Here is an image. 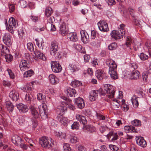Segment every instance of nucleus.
<instances>
[{"mask_svg": "<svg viewBox=\"0 0 151 151\" xmlns=\"http://www.w3.org/2000/svg\"><path fill=\"white\" fill-rule=\"evenodd\" d=\"M97 92L101 96H105L109 99H111L114 96L115 93V88L112 85L109 84L104 85L103 88H100L97 91H91L89 94V98L90 101H95L97 98Z\"/></svg>", "mask_w": 151, "mask_h": 151, "instance_id": "obj_1", "label": "nucleus"}, {"mask_svg": "<svg viewBox=\"0 0 151 151\" xmlns=\"http://www.w3.org/2000/svg\"><path fill=\"white\" fill-rule=\"evenodd\" d=\"M106 63L109 67V73L111 77L114 79H117L118 77L116 71L117 66L115 62L109 59L106 60Z\"/></svg>", "mask_w": 151, "mask_h": 151, "instance_id": "obj_2", "label": "nucleus"}, {"mask_svg": "<svg viewBox=\"0 0 151 151\" xmlns=\"http://www.w3.org/2000/svg\"><path fill=\"white\" fill-rule=\"evenodd\" d=\"M9 26L6 28L8 31L12 34L14 33V31L16 30L18 27L17 21L13 17H11L9 20Z\"/></svg>", "mask_w": 151, "mask_h": 151, "instance_id": "obj_3", "label": "nucleus"}, {"mask_svg": "<svg viewBox=\"0 0 151 151\" xmlns=\"http://www.w3.org/2000/svg\"><path fill=\"white\" fill-rule=\"evenodd\" d=\"M52 140L50 137L43 136L40 138V143L42 147L49 148L51 146Z\"/></svg>", "mask_w": 151, "mask_h": 151, "instance_id": "obj_4", "label": "nucleus"}, {"mask_svg": "<svg viewBox=\"0 0 151 151\" xmlns=\"http://www.w3.org/2000/svg\"><path fill=\"white\" fill-rule=\"evenodd\" d=\"M38 109L40 111V114L42 118L43 119L47 118V106L46 104L43 103L39 106Z\"/></svg>", "mask_w": 151, "mask_h": 151, "instance_id": "obj_5", "label": "nucleus"}, {"mask_svg": "<svg viewBox=\"0 0 151 151\" xmlns=\"http://www.w3.org/2000/svg\"><path fill=\"white\" fill-rule=\"evenodd\" d=\"M19 67L21 71H24L29 69L30 64L29 62L25 59H21L19 63Z\"/></svg>", "mask_w": 151, "mask_h": 151, "instance_id": "obj_6", "label": "nucleus"}, {"mask_svg": "<svg viewBox=\"0 0 151 151\" xmlns=\"http://www.w3.org/2000/svg\"><path fill=\"white\" fill-rule=\"evenodd\" d=\"M50 64L51 69L54 72L58 73L61 71L62 68L58 62L52 61Z\"/></svg>", "mask_w": 151, "mask_h": 151, "instance_id": "obj_7", "label": "nucleus"}, {"mask_svg": "<svg viewBox=\"0 0 151 151\" xmlns=\"http://www.w3.org/2000/svg\"><path fill=\"white\" fill-rule=\"evenodd\" d=\"M3 41L5 45L10 46L12 43V37L9 33H5L3 37Z\"/></svg>", "mask_w": 151, "mask_h": 151, "instance_id": "obj_8", "label": "nucleus"}, {"mask_svg": "<svg viewBox=\"0 0 151 151\" xmlns=\"http://www.w3.org/2000/svg\"><path fill=\"white\" fill-rule=\"evenodd\" d=\"M58 43L56 41H53L51 43L50 49V54L52 56L58 55Z\"/></svg>", "mask_w": 151, "mask_h": 151, "instance_id": "obj_9", "label": "nucleus"}, {"mask_svg": "<svg viewBox=\"0 0 151 151\" xmlns=\"http://www.w3.org/2000/svg\"><path fill=\"white\" fill-rule=\"evenodd\" d=\"M97 25L99 30L103 32L109 30L107 23L104 20L100 21L98 23Z\"/></svg>", "mask_w": 151, "mask_h": 151, "instance_id": "obj_10", "label": "nucleus"}, {"mask_svg": "<svg viewBox=\"0 0 151 151\" xmlns=\"http://www.w3.org/2000/svg\"><path fill=\"white\" fill-rule=\"evenodd\" d=\"M75 104L79 109L83 108L85 106L84 100L81 97L75 98L74 100Z\"/></svg>", "mask_w": 151, "mask_h": 151, "instance_id": "obj_11", "label": "nucleus"}, {"mask_svg": "<svg viewBox=\"0 0 151 151\" xmlns=\"http://www.w3.org/2000/svg\"><path fill=\"white\" fill-rule=\"evenodd\" d=\"M67 109L66 103L65 102L62 101L60 105L58 106L56 110L59 114L62 115L66 111Z\"/></svg>", "mask_w": 151, "mask_h": 151, "instance_id": "obj_12", "label": "nucleus"}, {"mask_svg": "<svg viewBox=\"0 0 151 151\" xmlns=\"http://www.w3.org/2000/svg\"><path fill=\"white\" fill-rule=\"evenodd\" d=\"M59 27L60 33L63 36L66 35L68 32V29L64 22L60 23Z\"/></svg>", "mask_w": 151, "mask_h": 151, "instance_id": "obj_13", "label": "nucleus"}, {"mask_svg": "<svg viewBox=\"0 0 151 151\" xmlns=\"http://www.w3.org/2000/svg\"><path fill=\"white\" fill-rule=\"evenodd\" d=\"M111 37L116 40L121 39L123 37V32L120 33L119 31L114 30L110 33Z\"/></svg>", "mask_w": 151, "mask_h": 151, "instance_id": "obj_14", "label": "nucleus"}, {"mask_svg": "<svg viewBox=\"0 0 151 151\" xmlns=\"http://www.w3.org/2000/svg\"><path fill=\"white\" fill-rule=\"evenodd\" d=\"M80 33L82 42L84 44L88 43L89 38L88 33L85 30H81Z\"/></svg>", "mask_w": 151, "mask_h": 151, "instance_id": "obj_15", "label": "nucleus"}, {"mask_svg": "<svg viewBox=\"0 0 151 151\" xmlns=\"http://www.w3.org/2000/svg\"><path fill=\"white\" fill-rule=\"evenodd\" d=\"M137 144L142 147H145L147 146V143L143 137L138 136L136 137Z\"/></svg>", "mask_w": 151, "mask_h": 151, "instance_id": "obj_16", "label": "nucleus"}, {"mask_svg": "<svg viewBox=\"0 0 151 151\" xmlns=\"http://www.w3.org/2000/svg\"><path fill=\"white\" fill-rule=\"evenodd\" d=\"M48 79L50 83L53 85H56L59 81L58 78L53 74H50L48 76Z\"/></svg>", "mask_w": 151, "mask_h": 151, "instance_id": "obj_17", "label": "nucleus"}, {"mask_svg": "<svg viewBox=\"0 0 151 151\" xmlns=\"http://www.w3.org/2000/svg\"><path fill=\"white\" fill-rule=\"evenodd\" d=\"M29 110L34 118L37 119L39 117L40 114L38 112V109L35 106L31 105L29 107Z\"/></svg>", "mask_w": 151, "mask_h": 151, "instance_id": "obj_18", "label": "nucleus"}, {"mask_svg": "<svg viewBox=\"0 0 151 151\" xmlns=\"http://www.w3.org/2000/svg\"><path fill=\"white\" fill-rule=\"evenodd\" d=\"M83 130L84 132H89L93 133L96 131V129L92 125H84L83 127Z\"/></svg>", "mask_w": 151, "mask_h": 151, "instance_id": "obj_19", "label": "nucleus"}, {"mask_svg": "<svg viewBox=\"0 0 151 151\" xmlns=\"http://www.w3.org/2000/svg\"><path fill=\"white\" fill-rule=\"evenodd\" d=\"M17 106L19 112L21 113H25L27 112L28 108L27 105L20 103L17 105Z\"/></svg>", "mask_w": 151, "mask_h": 151, "instance_id": "obj_20", "label": "nucleus"}, {"mask_svg": "<svg viewBox=\"0 0 151 151\" xmlns=\"http://www.w3.org/2000/svg\"><path fill=\"white\" fill-rule=\"evenodd\" d=\"M9 96L12 100L16 101L19 99V94L17 91L13 90L9 93Z\"/></svg>", "mask_w": 151, "mask_h": 151, "instance_id": "obj_21", "label": "nucleus"}, {"mask_svg": "<svg viewBox=\"0 0 151 151\" xmlns=\"http://www.w3.org/2000/svg\"><path fill=\"white\" fill-rule=\"evenodd\" d=\"M11 141L13 143L17 146H19L21 142H22L21 139V138L17 135L12 136L11 138Z\"/></svg>", "mask_w": 151, "mask_h": 151, "instance_id": "obj_22", "label": "nucleus"}, {"mask_svg": "<svg viewBox=\"0 0 151 151\" xmlns=\"http://www.w3.org/2000/svg\"><path fill=\"white\" fill-rule=\"evenodd\" d=\"M65 92L68 96L70 97H75L76 93L75 89L70 88H68L65 91Z\"/></svg>", "mask_w": 151, "mask_h": 151, "instance_id": "obj_23", "label": "nucleus"}, {"mask_svg": "<svg viewBox=\"0 0 151 151\" xmlns=\"http://www.w3.org/2000/svg\"><path fill=\"white\" fill-rule=\"evenodd\" d=\"M124 130L127 133L128 132H138V130L135 127L132 126H126L124 127Z\"/></svg>", "mask_w": 151, "mask_h": 151, "instance_id": "obj_24", "label": "nucleus"}, {"mask_svg": "<svg viewBox=\"0 0 151 151\" xmlns=\"http://www.w3.org/2000/svg\"><path fill=\"white\" fill-rule=\"evenodd\" d=\"M58 119L60 123L64 126H66L69 121L67 117L62 116H59Z\"/></svg>", "mask_w": 151, "mask_h": 151, "instance_id": "obj_25", "label": "nucleus"}, {"mask_svg": "<svg viewBox=\"0 0 151 151\" xmlns=\"http://www.w3.org/2000/svg\"><path fill=\"white\" fill-rule=\"evenodd\" d=\"M96 77L98 79L102 80L105 76L106 75L104 71L101 70H98L96 71Z\"/></svg>", "mask_w": 151, "mask_h": 151, "instance_id": "obj_26", "label": "nucleus"}, {"mask_svg": "<svg viewBox=\"0 0 151 151\" xmlns=\"http://www.w3.org/2000/svg\"><path fill=\"white\" fill-rule=\"evenodd\" d=\"M34 89L32 82L27 84L24 87H23L22 90L27 92H30Z\"/></svg>", "mask_w": 151, "mask_h": 151, "instance_id": "obj_27", "label": "nucleus"}, {"mask_svg": "<svg viewBox=\"0 0 151 151\" xmlns=\"http://www.w3.org/2000/svg\"><path fill=\"white\" fill-rule=\"evenodd\" d=\"M107 137L108 139L111 138V140L113 141L118 139V136L117 132L114 133L113 131H111L107 135Z\"/></svg>", "mask_w": 151, "mask_h": 151, "instance_id": "obj_28", "label": "nucleus"}, {"mask_svg": "<svg viewBox=\"0 0 151 151\" xmlns=\"http://www.w3.org/2000/svg\"><path fill=\"white\" fill-rule=\"evenodd\" d=\"M68 68L71 72L73 73L78 70L80 68L78 64L72 63L70 64Z\"/></svg>", "mask_w": 151, "mask_h": 151, "instance_id": "obj_29", "label": "nucleus"}, {"mask_svg": "<svg viewBox=\"0 0 151 151\" xmlns=\"http://www.w3.org/2000/svg\"><path fill=\"white\" fill-rule=\"evenodd\" d=\"M76 119L79 121L80 122H81L84 125L87 123V121L85 117L79 114H76Z\"/></svg>", "mask_w": 151, "mask_h": 151, "instance_id": "obj_30", "label": "nucleus"}, {"mask_svg": "<svg viewBox=\"0 0 151 151\" xmlns=\"http://www.w3.org/2000/svg\"><path fill=\"white\" fill-rule=\"evenodd\" d=\"M68 38L70 41L76 42L78 40V37L76 32L70 33L68 36Z\"/></svg>", "mask_w": 151, "mask_h": 151, "instance_id": "obj_31", "label": "nucleus"}, {"mask_svg": "<svg viewBox=\"0 0 151 151\" xmlns=\"http://www.w3.org/2000/svg\"><path fill=\"white\" fill-rule=\"evenodd\" d=\"M34 53L35 54V56L39 59L44 60H46L45 57L43 53L40 52L38 50L35 49Z\"/></svg>", "mask_w": 151, "mask_h": 151, "instance_id": "obj_32", "label": "nucleus"}, {"mask_svg": "<svg viewBox=\"0 0 151 151\" xmlns=\"http://www.w3.org/2000/svg\"><path fill=\"white\" fill-rule=\"evenodd\" d=\"M36 43L37 45L39 47L41 48L42 49L44 48V45L43 40L42 38H37L35 40Z\"/></svg>", "mask_w": 151, "mask_h": 151, "instance_id": "obj_33", "label": "nucleus"}, {"mask_svg": "<svg viewBox=\"0 0 151 151\" xmlns=\"http://www.w3.org/2000/svg\"><path fill=\"white\" fill-rule=\"evenodd\" d=\"M131 101L132 104L134 108L138 107L139 104L137 98L135 95L133 96L131 99Z\"/></svg>", "mask_w": 151, "mask_h": 151, "instance_id": "obj_34", "label": "nucleus"}, {"mask_svg": "<svg viewBox=\"0 0 151 151\" xmlns=\"http://www.w3.org/2000/svg\"><path fill=\"white\" fill-rule=\"evenodd\" d=\"M6 107L9 112H12L14 109V106L12 103L10 101H7L6 102Z\"/></svg>", "mask_w": 151, "mask_h": 151, "instance_id": "obj_35", "label": "nucleus"}, {"mask_svg": "<svg viewBox=\"0 0 151 151\" xmlns=\"http://www.w3.org/2000/svg\"><path fill=\"white\" fill-rule=\"evenodd\" d=\"M24 139L29 144V147L32 150L34 147V145L35 143L32 140L27 137H24Z\"/></svg>", "mask_w": 151, "mask_h": 151, "instance_id": "obj_36", "label": "nucleus"}, {"mask_svg": "<svg viewBox=\"0 0 151 151\" xmlns=\"http://www.w3.org/2000/svg\"><path fill=\"white\" fill-rule=\"evenodd\" d=\"M140 73L138 71L136 70L134 71L131 74V79H137L139 78Z\"/></svg>", "mask_w": 151, "mask_h": 151, "instance_id": "obj_37", "label": "nucleus"}, {"mask_svg": "<svg viewBox=\"0 0 151 151\" xmlns=\"http://www.w3.org/2000/svg\"><path fill=\"white\" fill-rule=\"evenodd\" d=\"M132 17L133 18V22L134 24L139 26L141 25V22L137 17L132 15Z\"/></svg>", "mask_w": 151, "mask_h": 151, "instance_id": "obj_38", "label": "nucleus"}, {"mask_svg": "<svg viewBox=\"0 0 151 151\" xmlns=\"http://www.w3.org/2000/svg\"><path fill=\"white\" fill-rule=\"evenodd\" d=\"M52 13L53 11L51 8L48 7L46 8L45 14L47 17H49Z\"/></svg>", "mask_w": 151, "mask_h": 151, "instance_id": "obj_39", "label": "nucleus"}, {"mask_svg": "<svg viewBox=\"0 0 151 151\" xmlns=\"http://www.w3.org/2000/svg\"><path fill=\"white\" fill-rule=\"evenodd\" d=\"M34 73V72L32 70H30L25 72L23 74L24 77H31Z\"/></svg>", "mask_w": 151, "mask_h": 151, "instance_id": "obj_40", "label": "nucleus"}, {"mask_svg": "<svg viewBox=\"0 0 151 151\" xmlns=\"http://www.w3.org/2000/svg\"><path fill=\"white\" fill-rule=\"evenodd\" d=\"M120 102L119 100L114 99L113 102L112 104L113 107L114 108H118L120 106Z\"/></svg>", "mask_w": 151, "mask_h": 151, "instance_id": "obj_41", "label": "nucleus"}, {"mask_svg": "<svg viewBox=\"0 0 151 151\" xmlns=\"http://www.w3.org/2000/svg\"><path fill=\"white\" fill-rule=\"evenodd\" d=\"M81 83L80 81L77 80L72 81L71 83V85L73 87H76L77 86L81 85Z\"/></svg>", "mask_w": 151, "mask_h": 151, "instance_id": "obj_42", "label": "nucleus"}, {"mask_svg": "<svg viewBox=\"0 0 151 151\" xmlns=\"http://www.w3.org/2000/svg\"><path fill=\"white\" fill-rule=\"evenodd\" d=\"M131 123L132 125L136 127H139L141 125V122L138 119H134L132 121Z\"/></svg>", "mask_w": 151, "mask_h": 151, "instance_id": "obj_43", "label": "nucleus"}, {"mask_svg": "<svg viewBox=\"0 0 151 151\" xmlns=\"http://www.w3.org/2000/svg\"><path fill=\"white\" fill-rule=\"evenodd\" d=\"M117 47V45L115 42H113L111 43L108 46V48L109 50H113L116 49Z\"/></svg>", "mask_w": 151, "mask_h": 151, "instance_id": "obj_44", "label": "nucleus"}, {"mask_svg": "<svg viewBox=\"0 0 151 151\" xmlns=\"http://www.w3.org/2000/svg\"><path fill=\"white\" fill-rule=\"evenodd\" d=\"M125 25L123 24H121L119 25V27H118L119 30L118 31H119L120 33L123 32V36H124L125 34Z\"/></svg>", "mask_w": 151, "mask_h": 151, "instance_id": "obj_45", "label": "nucleus"}, {"mask_svg": "<svg viewBox=\"0 0 151 151\" xmlns=\"http://www.w3.org/2000/svg\"><path fill=\"white\" fill-rule=\"evenodd\" d=\"M110 149L113 151H121L120 149L116 145H109Z\"/></svg>", "mask_w": 151, "mask_h": 151, "instance_id": "obj_46", "label": "nucleus"}, {"mask_svg": "<svg viewBox=\"0 0 151 151\" xmlns=\"http://www.w3.org/2000/svg\"><path fill=\"white\" fill-rule=\"evenodd\" d=\"M27 49L30 52H34L35 51L33 45L31 42H29L27 44Z\"/></svg>", "mask_w": 151, "mask_h": 151, "instance_id": "obj_47", "label": "nucleus"}, {"mask_svg": "<svg viewBox=\"0 0 151 151\" xmlns=\"http://www.w3.org/2000/svg\"><path fill=\"white\" fill-rule=\"evenodd\" d=\"M140 59L143 61H145L148 58V55L143 53H142L139 55Z\"/></svg>", "mask_w": 151, "mask_h": 151, "instance_id": "obj_48", "label": "nucleus"}, {"mask_svg": "<svg viewBox=\"0 0 151 151\" xmlns=\"http://www.w3.org/2000/svg\"><path fill=\"white\" fill-rule=\"evenodd\" d=\"M69 139L70 142L72 143H76L77 141L76 137L74 135H70Z\"/></svg>", "mask_w": 151, "mask_h": 151, "instance_id": "obj_49", "label": "nucleus"}, {"mask_svg": "<svg viewBox=\"0 0 151 151\" xmlns=\"http://www.w3.org/2000/svg\"><path fill=\"white\" fill-rule=\"evenodd\" d=\"M32 96L29 93H27L24 98V100L28 103H30L32 99Z\"/></svg>", "mask_w": 151, "mask_h": 151, "instance_id": "obj_50", "label": "nucleus"}, {"mask_svg": "<svg viewBox=\"0 0 151 151\" xmlns=\"http://www.w3.org/2000/svg\"><path fill=\"white\" fill-rule=\"evenodd\" d=\"M6 60L8 63L10 62L13 59V56L10 54H6L5 56Z\"/></svg>", "mask_w": 151, "mask_h": 151, "instance_id": "obj_51", "label": "nucleus"}, {"mask_svg": "<svg viewBox=\"0 0 151 151\" xmlns=\"http://www.w3.org/2000/svg\"><path fill=\"white\" fill-rule=\"evenodd\" d=\"M96 115L98 120H103L105 119L106 117L100 113H96Z\"/></svg>", "mask_w": 151, "mask_h": 151, "instance_id": "obj_52", "label": "nucleus"}, {"mask_svg": "<svg viewBox=\"0 0 151 151\" xmlns=\"http://www.w3.org/2000/svg\"><path fill=\"white\" fill-rule=\"evenodd\" d=\"M25 30L24 29L22 28H20L18 31V34L19 38L22 37L24 33Z\"/></svg>", "mask_w": 151, "mask_h": 151, "instance_id": "obj_53", "label": "nucleus"}, {"mask_svg": "<svg viewBox=\"0 0 151 151\" xmlns=\"http://www.w3.org/2000/svg\"><path fill=\"white\" fill-rule=\"evenodd\" d=\"M80 125L78 122H74L71 125V129H79Z\"/></svg>", "mask_w": 151, "mask_h": 151, "instance_id": "obj_54", "label": "nucleus"}, {"mask_svg": "<svg viewBox=\"0 0 151 151\" xmlns=\"http://www.w3.org/2000/svg\"><path fill=\"white\" fill-rule=\"evenodd\" d=\"M63 148L64 151H70L71 150L69 145L68 143H64L63 144Z\"/></svg>", "mask_w": 151, "mask_h": 151, "instance_id": "obj_55", "label": "nucleus"}, {"mask_svg": "<svg viewBox=\"0 0 151 151\" xmlns=\"http://www.w3.org/2000/svg\"><path fill=\"white\" fill-rule=\"evenodd\" d=\"M18 4L22 8H24L27 5V3L24 0H20Z\"/></svg>", "mask_w": 151, "mask_h": 151, "instance_id": "obj_56", "label": "nucleus"}, {"mask_svg": "<svg viewBox=\"0 0 151 151\" xmlns=\"http://www.w3.org/2000/svg\"><path fill=\"white\" fill-rule=\"evenodd\" d=\"M57 135L61 139H65L66 137V134L65 133L61 132H58L57 133Z\"/></svg>", "mask_w": 151, "mask_h": 151, "instance_id": "obj_57", "label": "nucleus"}, {"mask_svg": "<svg viewBox=\"0 0 151 151\" xmlns=\"http://www.w3.org/2000/svg\"><path fill=\"white\" fill-rule=\"evenodd\" d=\"M18 121L20 125H22L25 122L24 119V117L22 116H20L18 119Z\"/></svg>", "mask_w": 151, "mask_h": 151, "instance_id": "obj_58", "label": "nucleus"}, {"mask_svg": "<svg viewBox=\"0 0 151 151\" xmlns=\"http://www.w3.org/2000/svg\"><path fill=\"white\" fill-rule=\"evenodd\" d=\"M106 3L109 6L115 4L116 2L114 0H106Z\"/></svg>", "mask_w": 151, "mask_h": 151, "instance_id": "obj_59", "label": "nucleus"}, {"mask_svg": "<svg viewBox=\"0 0 151 151\" xmlns=\"http://www.w3.org/2000/svg\"><path fill=\"white\" fill-rule=\"evenodd\" d=\"M45 96L43 95L42 93H39L37 95V99L39 100H44L45 98Z\"/></svg>", "mask_w": 151, "mask_h": 151, "instance_id": "obj_60", "label": "nucleus"}, {"mask_svg": "<svg viewBox=\"0 0 151 151\" xmlns=\"http://www.w3.org/2000/svg\"><path fill=\"white\" fill-rule=\"evenodd\" d=\"M66 102V106L68 107L70 109L72 110H74L75 109V107L74 106L72 105L70 103V102Z\"/></svg>", "mask_w": 151, "mask_h": 151, "instance_id": "obj_61", "label": "nucleus"}, {"mask_svg": "<svg viewBox=\"0 0 151 151\" xmlns=\"http://www.w3.org/2000/svg\"><path fill=\"white\" fill-rule=\"evenodd\" d=\"M6 70L9 76L12 79L14 78V75L12 70L9 69H7Z\"/></svg>", "mask_w": 151, "mask_h": 151, "instance_id": "obj_62", "label": "nucleus"}, {"mask_svg": "<svg viewBox=\"0 0 151 151\" xmlns=\"http://www.w3.org/2000/svg\"><path fill=\"white\" fill-rule=\"evenodd\" d=\"M0 50L3 53L6 52V50H7L6 47L2 44H0Z\"/></svg>", "mask_w": 151, "mask_h": 151, "instance_id": "obj_63", "label": "nucleus"}, {"mask_svg": "<svg viewBox=\"0 0 151 151\" xmlns=\"http://www.w3.org/2000/svg\"><path fill=\"white\" fill-rule=\"evenodd\" d=\"M132 43V40L129 37H127L126 38V45L127 46H129Z\"/></svg>", "mask_w": 151, "mask_h": 151, "instance_id": "obj_64", "label": "nucleus"}]
</instances>
